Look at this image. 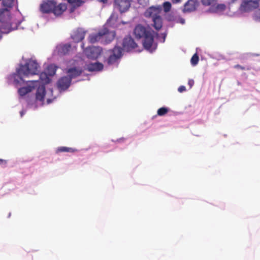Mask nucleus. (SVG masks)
Masks as SVG:
<instances>
[{
  "instance_id": "f257e3e1",
  "label": "nucleus",
  "mask_w": 260,
  "mask_h": 260,
  "mask_svg": "<svg viewBox=\"0 0 260 260\" xmlns=\"http://www.w3.org/2000/svg\"><path fill=\"white\" fill-rule=\"evenodd\" d=\"M133 33L136 39H143V45L145 49L150 52H153L156 49L157 45L154 43V39L158 34L150 27L138 24L135 26Z\"/></svg>"
},
{
  "instance_id": "f03ea898",
  "label": "nucleus",
  "mask_w": 260,
  "mask_h": 260,
  "mask_svg": "<svg viewBox=\"0 0 260 260\" xmlns=\"http://www.w3.org/2000/svg\"><path fill=\"white\" fill-rule=\"evenodd\" d=\"M40 65L34 60H28L24 65H21L17 71V74L14 78V82L20 84L24 82L23 76L37 75L40 73Z\"/></svg>"
},
{
  "instance_id": "7ed1b4c3",
  "label": "nucleus",
  "mask_w": 260,
  "mask_h": 260,
  "mask_svg": "<svg viewBox=\"0 0 260 260\" xmlns=\"http://www.w3.org/2000/svg\"><path fill=\"white\" fill-rule=\"evenodd\" d=\"M66 9L67 6L65 4L60 3L57 5L53 0L44 2L40 6V10L42 13H52L56 16L60 15Z\"/></svg>"
},
{
  "instance_id": "20e7f679",
  "label": "nucleus",
  "mask_w": 260,
  "mask_h": 260,
  "mask_svg": "<svg viewBox=\"0 0 260 260\" xmlns=\"http://www.w3.org/2000/svg\"><path fill=\"white\" fill-rule=\"evenodd\" d=\"M161 10L162 8L160 6H152L149 8L145 12V16L146 17L152 18V25L157 30H160L162 26V20L160 16Z\"/></svg>"
},
{
  "instance_id": "39448f33",
  "label": "nucleus",
  "mask_w": 260,
  "mask_h": 260,
  "mask_svg": "<svg viewBox=\"0 0 260 260\" xmlns=\"http://www.w3.org/2000/svg\"><path fill=\"white\" fill-rule=\"evenodd\" d=\"M114 38L113 32H110L107 28L100 30L97 34H91L89 37V41L91 43H95L99 41H104L107 44L111 42Z\"/></svg>"
},
{
  "instance_id": "423d86ee",
  "label": "nucleus",
  "mask_w": 260,
  "mask_h": 260,
  "mask_svg": "<svg viewBox=\"0 0 260 260\" xmlns=\"http://www.w3.org/2000/svg\"><path fill=\"white\" fill-rule=\"evenodd\" d=\"M122 48L115 46L112 50H109L110 54L106 60L108 65H111L117 61L122 56Z\"/></svg>"
},
{
  "instance_id": "0eeeda50",
  "label": "nucleus",
  "mask_w": 260,
  "mask_h": 260,
  "mask_svg": "<svg viewBox=\"0 0 260 260\" xmlns=\"http://www.w3.org/2000/svg\"><path fill=\"white\" fill-rule=\"evenodd\" d=\"M258 0H242L239 10L241 12H247L258 8Z\"/></svg>"
},
{
  "instance_id": "6e6552de",
  "label": "nucleus",
  "mask_w": 260,
  "mask_h": 260,
  "mask_svg": "<svg viewBox=\"0 0 260 260\" xmlns=\"http://www.w3.org/2000/svg\"><path fill=\"white\" fill-rule=\"evenodd\" d=\"M102 52V48L100 47H89L85 50V54L88 58L96 59Z\"/></svg>"
},
{
  "instance_id": "1a4fd4ad",
  "label": "nucleus",
  "mask_w": 260,
  "mask_h": 260,
  "mask_svg": "<svg viewBox=\"0 0 260 260\" xmlns=\"http://www.w3.org/2000/svg\"><path fill=\"white\" fill-rule=\"evenodd\" d=\"M131 6V0H114V8L123 13L128 10Z\"/></svg>"
},
{
  "instance_id": "9d476101",
  "label": "nucleus",
  "mask_w": 260,
  "mask_h": 260,
  "mask_svg": "<svg viewBox=\"0 0 260 260\" xmlns=\"http://www.w3.org/2000/svg\"><path fill=\"white\" fill-rule=\"evenodd\" d=\"M122 46L124 50L129 51L137 49L138 47L134 39L131 36H126L123 40Z\"/></svg>"
},
{
  "instance_id": "9b49d317",
  "label": "nucleus",
  "mask_w": 260,
  "mask_h": 260,
  "mask_svg": "<svg viewBox=\"0 0 260 260\" xmlns=\"http://www.w3.org/2000/svg\"><path fill=\"white\" fill-rule=\"evenodd\" d=\"M57 67L54 64H50L47 68L45 72L42 73L40 75V79L43 80V78L44 77V82L47 83L48 82L49 78L47 76H52L55 75Z\"/></svg>"
},
{
  "instance_id": "f8f14e48",
  "label": "nucleus",
  "mask_w": 260,
  "mask_h": 260,
  "mask_svg": "<svg viewBox=\"0 0 260 260\" xmlns=\"http://www.w3.org/2000/svg\"><path fill=\"white\" fill-rule=\"evenodd\" d=\"M85 33L86 32L83 29L78 28L73 32L71 38L75 42L78 43L84 39Z\"/></svg>"
},
{
  "instance_id": "ddd939ff",
  "label": "nucleus",
  "mask_w": 260,
  "mask_h": 260,
  "mask_svg": "<svg viewBox=\"0 0 260 260\" xmlns=\"http://www.w3.org/2000/svg\"><path fill=\"white\" fill-rule=\"evenodd\" d=\"M71 79L68 76H64L59 79L57 82V87L60 90H66L71 85Z\"/></svg>"
},
{
  "instance_id": "4468645a",
  "label": "nucleus",
  "mask_w": 260,
  "mask_h": 260,
  "mask_svg": "<svg viewBox=\"0 0 260 260\" xmlns=\"http://www.w3.org/2000/svg\"><path fill=\"white\" fill-rule=\"evenodd\" d=\"M199 6L197 0H188L185 4L184 11L187 12H190L196 10Z\"/></svg>"
},
{
  "instance_id": "2eb2a0df",
  "label": "nucleus",
  "mask_w": 260,
  "mask_h": 260,
  "mask_svg": "<svg viewBox=\"0 0 260 260\" xmlns=\"http://www.w3.org/2000/svg\"><path fill=\"white\" fill-rule=\"evenodd\" d=\"M58 53L60 55L70 54L73 50L71 45L69 44L60 45L58 46Z\"/></svg>"
},
{
  "instance_id": "dca6fc26",
  "label": "nucleus",
  "mask_w": 260,
  "mask_h": 260,
  "mask_svg": "<svg viewBox=\"0 0 260 260\" xmlns=\"http://www.w3.org/2000/svg\"><path fill=\"white\" fill-rule=\"evenodd\" d=\"M82 73V70L81 69L76 67L70 68L67 71V73L68 74V77L71 79V81L72 79L79 76Z\"/></svg>"
},
{
  "instance_id": "f3484780",
  "label": "nucleus",
  "mask_w": 260,
  "mask_h": 260,
  "mask_svg": "<svg viewBox=\"0 0 260 260\" xmlns=\"http://www.w3.org/2000/svg\"><path fill=\"white\" fill-rule=\"evenodd\" d=\"M46 94L45 87L44 85L39 86L36 93V98L37 101L43 102Z\"/></svg>"
},
{
  "instance_id": "a211bd4d",
  "label": "nucleus",
  "mask_w": 260,
  "mask_h": 260,
  "mask_svg": "<svg viewBox=\"0 0 260 260\" xmlns=\"http://www.w3.org/2000/svg\"><path fill=\"white\" fill-rule=\"evenodd\" d=\"M103 64L100 62L89 63L87 66V69L88 71H100L103 69Z\"/></svg>"
},
{
  "instance_id": "6ab92c4d",
  "label": "nucleus",
  "mask_w": 260,
  "mask_h": 260,
  "mask_svg": "<svg viewBox=\"0 0 260 260\" xmlns=\"http://www.w3.org/2000/svg\"><path fill=\"white\" fill-rule=\"evenodd\" d=\"M9 12L7 8L0 9V21L6 22L9 18Z\"/></svg>"
},
{
  "instance_id": "aec40b11",
  "label": "nucleus",
  "mask_w": 260,
  "mask_h": 260,
  "mask_svg": "<svg viewBox=\"0 0 260 260\" xmlns=\"http://www.w3.org/2000/svg\"><path fill=\"white\" fill-rule=\"evenodd\" d=\"M34 85H28L26 87L20 88L18 89V92L20 96H23L26 95L27 93L31 92L34 89Z\"/></svg>"
},
{
  "instance_id": "412c9836",
  "label": "nucleus",
  "mask_w": 260,
  "mask_h": 260,
  "mask_svg": "<svg viewBox=\"0 0 260 260\" xmlns=\"http://www.w3.org/2000/svg\"><path fill=\"white\" fill-rule=\"evenodd\" d=\"M76 151L75 149L72 148H71V147H58L57 150H56V152L57 153H59V152H74Z\"/></svg>"
},
{
  "instance_id": "4be33fe9",
  "label": "nucleus",
  "mask_w": 260,
  "mask_h": 260,
  "mask_svg": "<svg viewBox=\"0 0 260 260\" xmlns=\"http://www.w3.org/2000/svg\"><path fill=\"white\" fill-rule=\"evenodd\" d=\"M68 2L73 6V7L77 8L81 6L82 2L81 0H67Z\"/></svg>"
},
{
  "instance_id": "5701e85b",
  "label": "nucleus",
  "mask_w": 260,
  "mask_h": 260,
  "mask_svg": "<svg viewBox=\"0 0 260 260\" xmlns=\"http://www.w3.org/2000/svg\"><path fill=\"white\" fill-rule=\"evenodd\" d=\"M218 0H201V3L205 6H213Z\"/></svg>"
},
{
  "instance_id": "b1692460",
  "label": "nucleus",
  "mask_w": 260,
  "mask_h": 260,
  "mask_svg": "<svg viewBox=\"0 0 260 260\" xmlns=\"http://www.w3.org/2000/svg\"><path fill=\"white\" fill-rule=\"evenodd\" d=\"M14 0H3V5L6 8H11L14 5Z\"/></svg>"
},
{
  "instance_id": "393cba45",
  "label": "nucleus",
  "mask_w": 260,
  "mask_h": 260,
  "mask_svg": "<svg viewBox=\"0 0 260 260\" xmlns=\"http://www.w3.org/2000/svg\"><path fill=\"white\" fill-rule=\"evenodd\" d=\"M163 9L165 13L169 12L171 9V4L169 2H165L162 5Z\"/></svg>"
},
{
  "instance_id": "a878e982",
  "label": "nucleus",
  "mask_w": 260,
  "mask_h": 260,
  "mask_svg": "<svg viewBox=\"0 0 260 260\" xmlns=\"http://www.w3.org/2000/svg\"><path fill=\"white\" fill-rule=\"evenodd\" d=\"M169 111V109L166 107H161L158 109L157 114L159 116H164Z\"/></svg>"
},
{
  "instance_id": "bb28decb",
  "label": "nucleus",
  "mask_w": 260,
  "mask_h": 260,
  "mask_svg": "<svg viewBox=\"0 0 260 260\" xmlns=\"http://www.w3.org/2000/svg\"><path fill=\"white\" fill-rule=\"evenodd\" d=\"M199 60V56L197 54V53H195L192 56L190 62L192 66H196L198 64Z\"/></svg>"
},
{
  "instance_id": "cd10ccee",
  "label": "nucleus",
  "mask_w": 260,
  "mask_h": 260,
  "mask_svg": "<svg viewBox=\"0 0 260 260\" xmlns=\"http://www.w3.org/2000/svg\"><path fill=\"white\" fill-rule=\"evenodd\" d=\"M216 9L220 11H223L225 9L226 6L224 4H218Z\"/></svg>"
},
{
  "instance_id": "c85d7f7f",
  "label": "nucleus",
  "mask_w": 260,
  "mask_h": 260,
  "mask_svg": "<svg viewBox=\"0 0 260 260\" xmlns=\"http://www.w3.org/2000/svg\"><path fill=\"white\" fill-rule=\"evenodd\" d=\"M234 68L236 69L241 70H249V68H246L245 67L241 66L239 64H236L235 66H234Z\"/></svg>"
},
{
  "instance_id": "c756f323",
  "label": "nucleus",
  "mask_w": 260,
  "mask_h": 260,
  "mask_svg": "<svg viewBox=\"0 0 260 260\" xmlns=\"http://www.w3.org/2000/svg\"><path fill=\"white\" fill-rule=\"evenodd\" d=\"M178 91L179 92H184V91H186V88H185V87L184 86H180L178 88Z\"/></svg>"
},
{
  "instance_id": "7c9ffc66",
  "label": "nucleus",
  "mask_w": 260,
  "mask_h": 260,
  "mask_svg": "<svg viewBox=\"0 0 260 260\" xmlns=\"http://www.w3.org/2000/svg\"><path fill=\"white\" fill-rule=\"evenodd\" d=\"M188 84L189 85L190 88H191L194 84V81L192 79H189L188 81Z\"/></svg>"
},
{
  "instance_id": "2f4dec72",
  "label": "nucleus",
  "mask_w": 260,
  "mask_h": 260,
  "mask_svg": "<svg viewBox=\"0 0 260 260\" xmlns=\"http://www.w3.org/2000/svg\"><path fill=\"white\" fill-rule=\"evenodd\" d=\"M7 164V160L0 159V165H6Z\"/></svg>"
},
{
  "instance_id": "473e14b6",
  "label": "nucleus",
  "mask_w": 260,
  "mask_h": 260,
  "mask_svg": "<svg viewBox=\"0 0 260 260\" xmlns=\"http://www.w3.org/2000/svg\"><path fill=\"white\" fill-rule=\"evenodd\" d=\"M181 0H172L173 4H177L181 2Z\"/></svg>"
},
{
  "instance_id": "72a5a7b5",
  "label": "nucleus",
  "mask_w": 260,
  "mask_h": 260,
  "mask_svg": "<svg viewBox=\"0 0 260 260\" xmlns=\"http://www.w3.org/2000/svg\"><path fill=\"white\" fill-rule=\"evenodd\" d=\"M256 16L257 18L260 20V10L257 13Z\"/></svg>"
},
{
  "instance_id": "f704fd0d",
  "label": "nucleus",
  "mask_w": 260,
  "mask_h": 260,
  "mask_svg": "<svg viewBox=\"0 0 260 260\" xmlns=\"http://www.w3.org/2000/svg\"><path fill=\"white\" fill-rule=\"evenodd\" d=\"M20 113L21 117H22V116H23V115L24 114L25 112H24V111L22 110V111H21L20 112Z\"/></svg>"
},
{
  "instance_id": "c9c22d12",
  "label": "nucleus",
  "mask_w": 260,
  "mask_h": 260,
  "mask_svg": "<svg viewBox=\"0 0 260 260\" xmlns=\"http://www.w3.org/2000/svg\"><path fill=\"white\" fill-rule=\"evenodd\" d=\"M108 0H100V2L105 3L107 2Z\"/></svg>"
},
{
  "instance_id": "e433bc0d",
  "label": "nucleus",
  "mask_w": 260,
  "mask_h": 260,
  "mask_svg": "<svg viewBox=\"0 0 260 260\" xmlns=\"http://www.w3.org/2000/svg\"><path fill=\"white\" fill-rule=\"evenodd\" d=\"M51 101L50 99H48V100H47V103H48V104L50 103H51Z\"/></svg>"
},
{
  "instance_id": "4c0bfd02",
  "label": "nucleus",
  "mask_w": 260,
  "mask_h": 260,
  "mask_svg": "<svg viewBox=\"0 0 260 260\" xmlns=\"http://www.w3.org/2000/svg\"><path fill=\"white\" fill-rule=\"evenodd\" d=\"M30 82H32V83H36V82H38V80L31 81Z\"/></svg>"
},
{
  "instance_id": "58836bf2",
  "label": "nucleus",
  "mask_w": 260,
  "mask_h": 260,
  "mask_svg": "<svg viewBox=\"0 0 260 260\" xmlns=\"http://www.w3.org/2000/svg\"><path fill=\"white\" fill-rule=\"evenodd\" d=\"M232 2L234 3L236 0H231Z\"/></svg>"
},
{
  "instance_id": "ea45409f",
  "label": "nucleus",
  "mask_w": 260,
  "mask_h": 260,
  "mask_svg": "<svg viewBox=\"0 0 260 260\" xmlns=\"http://www.w3.org/2000/svg\"><path fill=\"white\" fill-rule=\"evenodd\" d=\"M2 36L0 35V39L2 38Z\"/></svg>"
},
{
  "instance_id": "a19ab883",
  "label": "nucleus",
  "mask_w": 260,
  "mask_h": 260,
  "mask_svg": "<svg viewBox=\"0 0 260 260\" xmlns=\"http://www.w3.org/2000/svg\"><path fill=\"white\" fill-rule=\"evenodd\" d=\"M112 18V16H111L109 20H110Z\"/></svg>"
}]
</instances>
